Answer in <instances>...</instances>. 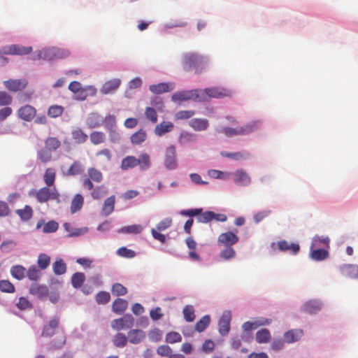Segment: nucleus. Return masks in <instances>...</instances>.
Masks as SVG:
<instances>
[{
	"mask_svg": "<svg viewBox=\"0 0 358 358\" xmlns=\"http://www.w3.org/2000/svg\"><path fill=\"white\" fill-rule=\"evenodd\" d=\"M137 166H139L141 171L150 169L151 166L150 156L146 153L141 154L138 159L132 155L127 156L122 159L120 168L122 171H126Z\"/></svg>",
	"mask_w": 358,
	"mask_h": 358,
	"instance_id": "1",
	"label": "nucleus"
},
{
	"mask_svg": "<svg viewBox=\"0 0 358 358\" xmlns=\"http://www.w3.org/2000/svg\"><path fill=\"white\" fill-rule=\"evenodd\" d=\"M55 176L56 173L53 168H48L45 170L43 178L47 186L51 187L54 185Z\"/></svg>",
	"mask_w": 358,
	"mask_h": 358,
	"instance_id": "39",
	"label": "nucleus"
},
{
	"mask_svg": "<svg viewBox=\"0 0 358 358\" xmlns=\"http://www.w3.org/2000/svg\"><path fill=\"white\" fill-rule=\"evenodd\" d=\"M85 171L84 164L78 161H74L68 170L64 172V175L66 176H76L82 174Z\"/></svg>",
	"mask_w": 358,
	"mask_h": 358,
	"instance_id": "20",
	"label": "nucleus"
},
{
	"mask_svg": "<svg viewBox=\"0 0 358 358\" xmlns=\"http://www.w3.org/2000/svg\"><path fill=\"white\" fill-rule=\"evenodd\" d=\"M322 304L317 301H309L303 306V310L308 313H316L321 309Z\"/></svg>",
	"mask_w": 358,
	"mask_h": 358,
	"instance_id": "31",
	"label": "nucleus"
},
{
	"mask_svg": "<svg viewBox=\"0 0 358 358\" xmlns=\"http://www.w3.org/2000/svg\"><path fill=\"white\" fill-rule=\"evenodd\" d=\"M203 209L202 208H192L188 210H182L180 212L181 215L188 216V217H194L197 216V217H200L203 215Z\"/></svg>",
	"mask_w": 358,
	"mask_h": 358,
	"instance_id": "53",
	"label": "nucleus"
},
{
	"mask_svg": "<svg viewBox=\"0 0 358 358\" xmlns=\"http://www.w3.org/2000/svg\"><path fill=\"white\" fill-rule=\"evenodd\" d=\"M0 290L2 292L13 293L15 292V287L9 280H3L0 281Z\"/></svg>",
	"mask_w": 358,
	"mask_h": 358,
	"instance_id": "55",
	"label": "nucleus"
},
{
	"mask_svg": "<svg viewBox=\"0 0 358 358\" xmlns=\"http://www.w3.org/2000/svg\"><path fill=\"white\" fill-rule=\"evenodd\" d=\"M314 248L315 247H313V245H311L310 257L312 259L315 261H322L328 258L329 252L327 250L320 248L314 249Z\"/></svg>",
	"mask_w": 358,
	"mask_h": 358,
	"instance_id": "25",
	"label": "nucleus"
},
{
	"mask_svg": "<svg viewBox=\"0 0 358 358\" xmlns=\"http://www.w3.org/2000/svg\"><path fill=\"white\" fill-rule=\"evenodd\" d=\"M234 182L241 186H248L251 182L250 176L243 169H238L234 173Z\"/></svg>",
	"mask_w": 358,
	"mask_h": 358,
	"instance_id": "17",
	"label": "nucleus"
},
{
	"mask_svg": "<svg viewBox=\"0 0 358 358\" xmlns=\"http://www.w3.org/2000/svg\"><path fill=\"white\" fill-rule=\"evenodd\" d=\"M26 275L30 280L37 281L40 278V272L35 266H32L27 271Z\"/></svg>",
	"mask_w": 358,
	"mask_h": 358,
	"instance_id": "57",
	"label": "nucleus"
},
{
	"mask_svg": "<svg viewBox=\"0 0 358 358\" xmlns=\"http://www.w3.org/2000/svg\"><path fill=\"white\" fill-rule=\"evenodd\" d=\"M17 308L22 310L31 308L32 306L31 302L25 297H20L17 303H16Z\"/></svg>",
	"mask_w": 358,
	"mask_h": 358,
	"instance_id": "61",
	"label": "nucleus"
},
{
	"mask_svg": "<svg viewBox=\"0 0 358 358\" xmlns=\"http://www.w3.org/2000/svg\"><path fill=\"white\" fill-rule=\"evenodd\" d=\"M195 114V111L192 110H180L175 114V120H187L193 117Z\"/></svg>",
	"mask_w": 358,
	"mask_h": 358,
	"instance_id": "52",
	"label": "nucleus"
},
{
	"mask_svg": "<svg viewBox=\"0 0 358 358\" xmlns=\"http://www.w3.org/2000/svg\"><path fill=\"white\" fill-rule=\"evenodd\" d=\"M146 138L145 131L141 129L131 136L130 140L133 145H140L145 141Z\"/></svg>",
	"mask_w": 358,
	"mask_h": 358,
	"instance_id": "32",
	"label": "nucleus"
},
{
	"mask_svg": "<svg viewBox=\"0 0 358 358\" xmlns=\"http://www.w3.org/2000/svg\"><path fill=\"white\" fill-rule=\"evenodd\" d=\"M59 317L54 316L52 317L48 322L43 326L41 336L43 337H52L54 336L59 327Z\"/></svg>",
	"mask_w": 358,
	"mask_h": 358,
	"instance_id": "10",
	"label": "nucleus"
},
{
	"mask_svg": "<svg viewBox=\"0 0 358 358\" xmlns=\"http://www.w3.org/2000/svg\"><path fill=\"white\" fill-rule=\"evenodd\" d=\"M85 280V274L82 272H76L71 277V285L74 288H80Z\"/></svg>",
	"mask_w": 358,
	"mask_h": 358,
	"instance_id": "38",
	"label": "nucleus"
},
{
	"mask_svg": "<svg viewBox=\"0 0 358 358\" xmlns=\"http://www.w3.org/2000/svg\"><path fill=\"white\" fill-rule=\"evenodd\" d=\"M5 87L10 92H18L24 90L27 85L26 79H10L3 82Z\"/></svg>",
	"mask_w": 358,
	"mask_h": 358,
	"instance_id": "14",
	"label": "nucleus"
},
{
	"mask_svg": "<svg viewBox=\"0 0 358 358\" xmlns=\"http://www.w3.org/2000/svg\"><path fill=\"white\" fill-rule=\"evenodd\" d=\"M205 64V59L194 53L186 54L182 61V66L185 71H188L194 69L196 73L201 72Z\"/></svg>",
	"mask_w": 358,
	"mask_h": 358,
	"instance_id": "2",
	"label": "nucleus"
},
{
	"mask_svg": "<svg viewBox=\"0 0 358 358\" xmlns=\"http://www.w3.org/2000/svg\"><path fill=\"white\" fill-rule=\"evenodd\" d=\"M174 125L171 122L164 121L158 124L155 128V134L157 136H162L166 133L170 132L173 129Z\"/></svg>",
	"mask_w": 358,
	"mask_h": 358,
	"instance_id": "24",
	"label": "nucleus"
},
{
	"mask_svg": "<svg viewBox=\"0 0 358 358\" xmlns=\"http://www.w3.org/2000/svg\"><path fill=\"white\" fill-rule=\"evenodd\" d=\"M134 324V318L131 314H126L122 317L113 320L111 322V327L116 331L124 329H130Z\"/></svg>",
	"mask_w": 358,
	"mask_h": 358,
	"instance_id": "7",
	"label": "nucleus"
},
{
	"mask_svg": "<svg viewBox=\"0 0 358 358\" xmlns=\"http://www.w3.org/2000/svg\"><path fill=\"white\" fill-rule=\"evenodd\" d=\"M189 125L194 131H201L206 130L209 125L208 121L203 118H193L189 122Z\"/></svg>",
	"mask_w": 358,
	"mask_h": 358,
	"instance_id": "23",
	"label": "nucleus"
},
{
	"mask_svg": "<svg viewBox=\"0 0 358 358\" xmlns=\"http://www.w3.org/2000/svg\"><path fill=\"white\" fill-rule=\"evenodd\" d=\"M31 51V47H25L20 45H11L3 47L0 50V53L3 55H25L29 54Z\"/></svg>",
	"mask_w": 358,
	"mask_h": 358,
	"instance_id": "9",
	"label": "nucleus"
},
{
	"mask_svg": "<svg viewBox=\"0 0 358 358\" xmlns=\"http://www.w3.org/2000/svg\"><path fill=\"white\" fill-rule=\"evenodd\" d=\"M303 336L301 329H291L286 331L283 335L284 341L292 343L298 341Z\"/></svg>",
	"mask_w": 358,
	"mask_h": 358,
	"instance_id": "22",
	"label": "nucleus"
},
{
	"mask_svg": "<svg viewBox=\"0 0 358 358\" xmlns=\"http://www.w3.org/2000/svg\"><path fill=\"white\" fill-rule=\"evenodd\" d=\"M127 342L128 339L127 336L122 333L117 334L113 339V345L117 348H123L126 346Z\"/></svg>",
	"mask_w": 358,
	"mask_h": 358,
	"instance_id": "45",
	"label": "nucleus"
},
{
	"mask_svg": "<svg viewBox=\"0 0 358 358\" xmlns=\"http://www.w3.org/2000/svg\"><path fill=\"white\" fill-rule=\"evenodd\" d=\"M255 338L259 343H266L271 341V334L267 329H262L257 331Z\"/></svg>",
	"mask_w": 358,
	"mask_h": 358,
	"instance_id": "35",
	"label": "nucleus"
},
{
	"mask_svg": "<svg viewBox=\"0 0 358 358\" xmlns=\"http://www.w3.org/2000/svg\"><path fill=\"white\" fill-rule=\"evenodd\" d=\"M50 262V257L45 254L41 253L38 257V266L41 270H44L48 267Z\"/></svg>",
	"mask_w": 358,
	"mask_h": 358,
	"instance_id": "49",
	"label": "nucleus"
},
{
	"mask_svg": "<svg viewBox=\"0 0 358 358\" xmlns=\"http://www.w3.org/2000/svg\"><path fill=\"white\" fill-rule=\"evenodd\" d=\"M89 178L95 182H101L103 180V174L98 169L91 167L87 169Z\"/></svg>",
	"mask_w": 358,
	"mask_h": 358,
	"instance_id": "44",
	"label": "nucleus"
},
{
	"mask_svg": "<svg viewBox=\"0 0 358 358\" xmlns=\"http://www.w3.org/2000/svg\"><path fill=\"white\" fill-rule=\"evenodd\" d=\"M72 138L77 143H84L88 138V136L82 129H76L72 131Z\"/></svg>",
	"mask_w": 358,
	"mask_h": 358,
	"instance_id": "43",
	"label": "nucleus"
},
{
	"mask_svg": "<svg viewBox=\"0 0 358 358\" xmlns=\"http://www.w3.org/2000/svg\"><path fill=\"white\" fill-rule=\"evenodd\" d=\"M278 248L282 252H289L292 255H296L299 250L300 246L298 243H289L285 240H281L277 243Z\"/></svg>",
	"mask_w": 358,
	"mask_h": 358,
	"instance_id": "19",
	"label": "nucleus"
},
{
	"mask_svg": "<svg viewBox=\"0 0 358 358\" xmlns=\"http://www.w3.org/2000/svg\"><path fill=\"white\" fill-rule=\"evenodd\" d=\"M38 156L41 162L46 164L52 159L51 151L47 148H42L38 151Z\"/></svg>",
	"mask_w": 358,
	"mask_h": 358,
	"instance_id": "51",
	"label": "nucleus"
},
{
	"mask_svg": "<svg viewBox=\"0 0 358 358\" xmlns=\"http://www.w3.org/2000/svg\"><path fill=\"white\" fill-rule=\"evenodd\" d=\"M112 293L115 296H124L127 293V289L120 283H115L112 287Z\"/></svg>",
	"mask_w": 358,
	"mask_h": 358,
	"instance_id": "58",
	"label": "nucleus"
},
{
	"mask_svg": "<svg viewBox=\"0 0 358 358\" xmlns=\"http://www.w3.org/2000/svg\"><path fill=\"white\" fill-rule=\"evenodd\" d=\"M10 274L17 280H22L26 276L27 269L22 265H15L10 268Z\"/></svg>",
	"mask_w": 358,
	"mask_h": 358,
	"instance_id": "30",
	"label": "nucleus"
},
{
	"mask_svg": "<svg viewBox=\"0 0 358 358\" xmlns=\"http://www.w3.org/2000/svg\"><path fill=\"white\" fill-rule=\"evenodd\" d=\"M338 270L344 277L357 279V265L345 264L339 266Z\"/></svg>",
	"mask_w": 358,
	"mask_h": 358,
	"instance_id": "16",
	"label": "nucleus"
},
{
	"mask_svg": "<svg viewBox=\"0 0 358 358\" xmlns=\"http://www.w3.org/2000/svg\"><path fill=\"white\" fill-rule=\"evenodd\" d=\"M115 206V196L107 198L102 207V213L105 216L109 215L113 210Z\"/></svg>",
	"mask_w": 358,
	"mask_h": 358,
	"instance_id": "34",
	"label": "nucleus"
},
{
	"mask_svg": "<svg viewBox=\"0 0 358 358\" xmlns=\"http://www.w3.org/2000/svg\"><path fill=\"white\" fill-rule=\"evenodd\" d=\"M196 220L201 223H208L212 220L224 222L227 221V217L224 214L215 213L213 211H205L200 217H196Z\"/></svg>",
	"mask_w": 358,
	"mask_h": 358,
	"instance_id": "11",
	"label": "nucleus"
},
{
	"mask_svg": "<svg viewBox=\"0 0 358 358\" xmlns=\"http://www.w3.org/2000/svg\"><path fill=\"white\" fill-rule=\"evenodd\" d=\"M59 194L54 188L50 190L47 187H43L38 190H35V196L39 203H45L50 199H57Z\"/></svg>",
	"mask_w": 358,
	"mask_h": 358,
	"instance_id": "6",
	"label": "nucleus"
},
{
	"mask_svg": "<svg viewBox=\"0 0 358 358\" xmlns=\"http://www.w3.org/2000/svg\"><path fill=\"white\" fill-rule=\"evenodd\" d=\"M69 55V51L58 48H48L40 50L36 59L51 61L56 59H62Z\"/></svg>",
	"mask_w": 358,
	"mask_h": 358,
	"instance_id": "4",
	"label": "nucleus"
},
{
	"mask_svg": "<svg viewBox=\"0 0 358 358\" xmlns=\"http://www.w3.org/2000/svg\"><path fill=\"white\" fill-rule=\"evenodd\" d=\"M148 338L151 341L158 342L162 338V332L159 329H154L149 331Z\"/></svg>",
	"mask_w": 358,
	"mask_h": 358,
	"instance_id": "63",
	"label": "nucleus"
},
{
	"mask_svg": "<svg viewBox=\"0 0 358 358\" xmlns=\"http://www.w3.org/2000/svg\"><path fill=\"white\" fill-rule=\"evenodd\" d=\"M231 90L219 87H208L200 90V101H207L210 99H222L229 97L232 95Z\"/></svg>",
	"mask_w": 358,
	"mask_h": 358,
	"instance_id": "3",
	"label": "nucleus"
},
{
	"mask_svg": "<svg viewBox=\"0 0 358 358\" xmlns=\"http://www.w3.org/2000/svg\"><path fill=\"white\" fill-rule=\"evenodd\" d=\"M110 299V296L108 292H99L96 296V301L99 304H105Z\"/></svg>",
	"mask_w": 358,
	"mask_h": 358,
	"instance_id": "62",
	"label": "nucleus"
},
{
	"mask_svg": "<svg viewBox=\"0 0 358 358\" xmlns=\"http://www.w3.org/2000/svg\"><path fill=\"white\" fill-rule=\"evenodd\" d=\"M164 163L165 167L169 170H174L178 167L176 150L174 145H170L166 148Z\"/></svg>",
	"mask_w": 358,
	"mask_h": 358,
	"instance_id": "8",
	"label": "nucleus"
},
{
	"mask_svg": "<svg viewBox=\"0 0 358 358\" xmlns=\"http://www.w3.org/2000/svg\"><path fill=\"white\" fill-rule=\"evenodd\" d=\"M210 317L208 315L203 316L195 324V329L198 332L203 331L209 325Z\"/></svg>",
	"mask_w": 358,
	"mask_h": 358,
	"instance_id": "40",
	"label": "nucleus"
},
{
	"mask_svg": "<svg viewBox=\"0 0 358 358\" xmlns=\"http://www.w3.org/2000/svg\"><path fill=\"white\" fill-rule=\"evenodd\" d=\"M182 341L181 335L176 331H171L166 334V341L169 343H178Z\"/></svg>",
	"mask_w": 358,
	"mask_h": 358,
	"instance_id": "60",
	"label": "nucleus"
},
{
	"mask_svg": "<svg viewBox=\"0 0 358 358\" xmlns=\"http://www.w3.org/2000/svg\"><path fill=\"white\" fill-rule=\"evenodd\" d=\"M117 254L122 257L125 258H133L136 256V252L130 249L127 248L126 247H121L117 251Z\"/></svg>",
	"mask_w": 358,
	"mask_h": 358,
	"instance_id": "59",
	"label": "nucleus"
},
{
	"mask_svg": "<svg viewBox=\"0 0 358 358\" xmlns=\"http://www.w3.org/2000/svg\"><path fill=\"white\" fill-rule=\"evenodd\" d=\"M171 99L173 101H184L188 100L200 101V90L194 89L178 92L172 95Z\"/></svg>",
	"mask_w": 358,
	"mask_h": 358,
	"instance_id": "5",
	"label": "nucleus"
},
{
	"mask_svg": "<svg viewBox=\"0 0 358 358\" xmlns=\"http://www.w3.org/2000/svg\"><path fill=\"white\" fill-rule=\"evenodd\" d=\"M29 293L38 296L39 299H43L48 296V289L45 285H41L37 282H34L30 286Z\"/></svg>",
	"mask_w": 358,
	"mask_h": 358,
	"instance_id": "21",
	"label": "nucleus"
},
{
	"mask_svg": "<svg viewBox=\"0 0 358 358\" xmlns=\"http://www.w3.org/2000/svg\"><path fill=\"white\" fill-rule=\"evenodd\" d=\"M128 338L131 343L137 344L145 338V334L142 330L133 329L128 333Z\"/></svg>",
	"mask_w": 358,
	"mask_h": 358,
	"instance_id": "27",
	"label": "nucleus"
},
{
	"mask_svg": "<svg viewBox=\"0 0 358 358\" xmlns=\"http://www.w3.org/2000/svg\"><path fill=\"white\" fill-rule=\"evenodd\" d=\"M128 306V302L127 300L121 298L116 299L112 305V310L116 314L123 313Z\"/></svg>",
	"mask_w": 358,
	"mask_h": 358,
	"instance_id": "26",
	"label": "nucleus"
},
{
	"mask_svg": "<svg viewBox=\"0 0 358 358\" xmlns=\"http://www.w3.org/2000/svg\"><path fill=\"white\" fill-rule=\"evenodd\" d=\"M90 137L91 143L94 145L103 143L106 141V135L102 131H92Z\"/></svg>",
	"mask_w": 358,
	"mask_h": 358,
	"instance_id": "41",
	"label": "nucleus"
},
{
	"mask_svg": "<svg viewBox=\"0 0 358 358\" xmlns=\"http://www.w3.org/2000/svg\"><path fill=\"white\" fill-rule=\"evenodd\" d=\"M64 107L59 105H52L48 110V115L50 117L55 118L62 115L64 112Z\"/></svg>",
	"mask_w": 358,
	"mask_h": 358,
	"instance_id": "47",
	"label": "nucleus"
},
{
	"mask_svg": "<svg viewBox=\"0 0 358 358\" xmlns=\"http://www.w3.org/2000/svg\"><path fill=\"white\" fill-rule=\"evenodd\" d=\"M15 213L22 221H28L33 216V210L28 205H26L23 209L16 210Z\"/></svg>",
	"mask_w": 358,
	"mask_h": 358,
	"instance_id": "37",
	"label": "nucleus"
},
{
	"mask_svg": "<svg viewBox=\"0 0 358 358\" xmlns=\"http://www.w3.org/2000/svg\"><path fill=\"white\" fill-rule=\"evenodd\" d=\"M224 247L225 248L220 252V257L225 260L234 258L236 255L235 250L231 248V246Z\"/></svg>",
	"mask_w": 358,
	"mask_h": 358,
	"instance_id": "54",
	"label": "nucleus"
},
{
	"mask_svg": "<svg viewBox=\"0 0 358 358\" xmlns=\"http://www.w3.org/2000/svg\"><path fill=\"white\" fill-rule=\"evenodd\" d=\"M107 193L106 188L103 186H98L93 189L91 193L92 196L95 199H99L102 196H105Z\"/></svg>",
	"mask_w": 358,
	"mask_h": 358,
	"instance_id": "64",
	"label": "nucleus"
},
{
	"mask_svg": "<svg viewBox=\"0 0 358 358\" xmlns=\"http://www.w3.org/2000/svg\"><path fill=\"white\" fill-rule=\"evenodd\" d=\"M61 143L56 137H48L45 141V148L49 150H56L59 148Z\"/></svg>",
	"mask_w": 358,
	"mask_h": 358,
	"instance_id": "48",
	"label": "nucleus"
},
{
	"mask_svg": "<svg viewBox=\"0 0 358 358\" xmlns=\"http://www.w3.org/2000/svg\"><path fill=\"white\" fill-rule=\"evenodd\" d=\"M150 90L154 94H162L170 91L169 85L165 83H161L157 85H152L149 87Z\"/></svg>",
	"mask_w": 358,
	"mask_h": 358,
	"instance_id": "42",
	"label": "nucleus"
},
{
	"mask_svg": "<svg viewBox=\"0 0 358 358\" xmlns=\"http://www.w3.org/2000/svg\"><path fill=\"white\" fill-rule=\"evenodd\" d=\"M260 127L259 121H252L246 124L245 125L241 127L242 131L243 132V135H247L250 133H252L256 130H257Z\"/></svg>",
	"mask_w": 358,
	"mask_h": 358,
	"instance_id": "46",
	"label": "nucleus"
},
{
	"mask_svg": "<svg viewBox=\"0 0 358 358\" xmlns=\"http://www.w3.org/2000/svg\"><path fill=\"white\" fill-rule=\"evenodd\" d=\"M230 311H224L218 322L219 332L222 336L227 335L230 330Z\"/></svg>",
	"mask_w": 358,
	"mask_h": 358,
	"instance_id": "15",
	"label": "nucleus"
},
{
	"mask_svg": "<svg viewBox=\"0 0 358 358\" xmlns=\"http://www.w3.org/2000/svg\"><path fill=\"white\" fill-rule=\"evenodd\" d=\"M36 110L31 105H25L17 110V116L20 119L30 122L36 116Z\"/></svg>",
	"mask_w": 358,
	"mask_h": 358,
	"instance_id": "13",
	"label": "nucleus"
},
{
	"mask_svg": "<svg viewBox=\"0 0 358 358\" xmlns=\"http://www.w3.org/2000/svg\"><path fill=\"white\" fill-rule=\"evenodd\" d=\"M121 80L119 78H113L106 81L101 87L100 92L103 94L114 93L120 87Z\"/></svg>",
	"mask_w": 358,
	"mask_h": 358,
	"instance_id": "18",
	"label": "nucleus"
},
{
	"mask_svg": "<svg viewBox=\"0 0 358 358\" xmlns=\"http://www.w3.org/2000/svg\"><path fill=\"white\" fill-rule=\"evenodd\" d=\"M52 270L56 275H61L66 272V264L61 258L57 259L52 264Z\"/></svg>",
	"mask_w": 358,
	"mask_h": 358,
	"instance_id": "29",
	"label": "nucleus"
},
{
	"mask_svg": "<svg viewBox=\"0 0 358 358\" xmlns=\"http://www.w3.org/2000/svg\"><path fill=\"white\" fill-rule=\"evenodd\" d=\"M220 133L224 134L227 137H232L234 136H241L243 134L241 127H238L236 128H231L228 127H224L218 130Z\"/></svg>",
	"mask_w": 358,
	"mask_h": 358,
	"instance_id": "36",
	"label": "nucleus"
},
{
	"mask_svg": "<svg viewBox=\"0 0 358 358\" xmlns=\"http://www.w3.org/2000/svg\"><path fill=\"white\" fill-rule=\"evenodd\" d=\"M183 315L185 320L188 322H192L195 319V314H194V310L192 306L187 305L183 308Z\"/></svg>",
	"mask_w": 358,
	"mask_h": 358,
	"instance_id": "50",
	"label": "nucleus"
},
{
	"mask_svg": "<svg viewBox=\"0 0 358 358\" xmlns=\"http://www.w3.org/2000/svg\"><path fill=\"white\" fill-rule=\"evenodd\" d=\"M59 228V224L57 222L54 220L49 221L48 222L44 224L43 228V232L48 234V233H54Z\"/></svg>",
	"mask_w": 358,
	"mask_h": 358,
	"instance_id": "56",
	"label": "nucleus"
},
{
	"mask_svg": "<svg viewBox=\"0 0 358 358\" xmlns=\"http://www.w3.org/2000/svg\"><path fill=\"white\" fill-rule=\"evenodd\" d=\"M143 230V227L141 224H131L121 227L118 232L120 234H138Z\"/></svg>",
	"mask_w": 358,
	"mask_h": 358,
	"instance_id": "28",
	"label": "nucleus"
},
{
	"mask_svg": "<svg viewBox=\"0 0 358 358\" xmlns=\"http://www.w3.org/2000/svg\"><path fill=\"white\" fill-rule=\"evenodd\" d=\"M238 236L231 231L222 233L217 238V243L222 246H232L238 241Z\"/></svg>",
	"mask_w": 358,
	"mask_h": 358,
	"instance_id": "12",
	"label": "nucleus"
},
{
	"mask_svg": "<svg viewBox=\"0 0 358 358\" xmlns=\"http://www.w3.org/2000/svg\"><path fill=\"white\" fill-rule=\"evenodd\" d=\"M84 199L80 194H76L72 199L71 203V212L75 213L80 210L83 205Z\"/></svg>",
	"mask_w": 358,
	"mask_h": 358,
	"instance_id": "33",
	"label": "nucleus"
}]
</instances>
